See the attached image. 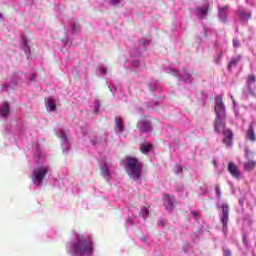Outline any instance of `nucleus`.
Segmentation results:
<instances>
[{
    "instance_id": "f257e3e1",
    "label": "nucleus",
    "mask_w": 256,
    "mask_h": 256,
    "mask_svg": "<svg viewBox=\"0 0 256 256\" xmlns=\"http://www.w3.org/2000/svg\"><path fill=\"white\" fill-rule=\"evenodd\" d=\"M94 246L91 236H76V241L73 242L68 249L71 256H91L93 255Z\"/></svg>"
},
{
    "instance_id": "f03ea898",
    "label": "nucleus",
    "mask_w": 256,
    "mask_h": 256,
    "mask_svg": "<svg viewBox=\"0 0 256 256\" xmlns=\"http://www.w3.org/2000/svg\"><path fill=\"white\" fill-rule=\"evenodd\" d=\"M125 163V172L132 181H139L143 175V162L139 158L126 155L122 160Z\"/></svg>"
},
{
    "instance_id": "7ed1b4c3",
    "label": "nucleus",
    "mask_w": 256,
    "mask_h": 256,
    "mask_svg": "<svg viewBox=\"0 0 256 256\" xmlns=\"http://www.w3.org/2000/svg\"><path fill=\"white\" fill-rule=\"evenodd\" d=\"M47 173H49V168L47 166H40L38 168H35L31 176V180L34 183V185H41Z\"/></svg>"
},
{
    "instance_id": "20e7f679",
    "label": "nucleus",
    "mask_w": 256,
    "mask_h": 256,
    "mask_svg": "<svg viewBox=\"0 0 256 256\" xmlns=\"http://www.w3.org/2000/svg\"><path fill=\"white\" fill-rule=\"evenodd\" d=\"M163 197L164 207L166 208V210H168L169 212L173 211V209L177 207V199L175 198V196L164 194Z\"/></svg>"
},
{
    "instance_id": "39448f33",
    "label": "nucleus",
    "mask_w": 256,
    "mask_h": 256,
    "mask_svg": "<svg viewBox=\"0 0 256 256\" xmlns=\"http://www.w3.org/2000/svg\"><path fill=\"white\" fill-rule=\"evenodd\" d=\"M137 129L140 130L141 133H151L153 131V126L150 121L140 120L137 123Z\"/></svg>"
},
{
    "instance_id": "423d86ee",
    "label": "nucleus",
    "mask_w": 256,
    "mask_h": 256,
    "mask_svg": "<svg viewBox=\"0 0 256 256\" xmlns=\"http://www.w3.org/2000/svg\"><path fill=\"white\" fill-rule=\"evenodd\" d=\"M255 126H256V122L252 121L249 124L248 129L246 131V139H248V141H251V143L256 142Z\"/></svg>"
},
{
    "instance_id": "0eeeda50",
    "label": "nucleus",
    "mask_w": 256,
    "mask_h": 256,
    "mask_svg": "<svg viewBox=\"0 0 256 256\" xmlns=\"http://www.w3.org/2000/svg\"><path fill=\"white\" fill-rule=\"evenodd\" d=\"M100 174L104 179L109 180L111 178V170H109V165L105 161H101L99 164Z\"/></svg>"
},
{
    "instance_id": "6e6552de",
    "label": "nucleus",
    "mask_w": 256,
    "mask_h": 256,
    "mask_svg": "<svg viewBox=\"0 0 256 256\" xmlns=\"http://www.w3.org/2000/svg\"><path fill=\"white\" fill-rule=\"evenodd\" d=\"M228 172L230 173V175H232L234 179H240L241 177V172L239 171V167H237L233 162H230L228 164Z\"/></svg>"
},
{
    "instance_id": "1a4fd4ad",
    "label": "nucleus",
    "mask_w": 256,
    "mask_h": 256,
    "mask_svg": "<svg viewBox=\"0 0 256 256\" xmlns=\"http://www.w3.org/2000/svg\"><path fill=\"white\" fill-rule=\"evenodd\" d=\"M214 129L217 133H225V124L221 120V115H217L215 119Z\"/></svg>"
},
{
    "instance_id": "9d476101",
    "label": "nucleus",
    "mask_w": 256,
    "mask_h": 256,
    "mask_svg": "<svg viewBox=\"0 0 256 256\" xmlns=\"http://www.w3.org/2000/svg\"><path fill=\"white\" fill-rule=\"evenodd\" d=\"M114 121L116 131H118V133H123V131H125V123L123 122V118L121 116H116Z\"/></svg>"
},
{
    "instance_id": "9b49d317",
    "label": "nucleus",
    "mask_w": 256,
    "mask_h": 256,
    "mask_svg": "<svg viewBox=\"0 0 256 256\" xmlns=\"http://www.w3.org/2000/svg\"><path fill=\"white\" fill-rule=\"evenodd\" d=\"M237 15L240 19V21H248V19H251V12L247 11L245 9H239L237 11Z\"/></svg>"
},
{
    "instance_id": "f8f14e48",
    "label": "nucleus",
    "mask_w": 256,
    "mask_h": 256,
    "mask_svg": "<svg viewBox=\"0 0 256 256\" xmlns=\"http://www.w3.org/2000/svg\"><path fill=\"white\" fill-rule=\"evenodd\" d=\"M233 131L231 130H226L225 132V145L226 147H233Z\"/></svg>"
},
{
    "instance_id": "ddd939ff",
    "label": "nucleus",
    "mask_w": 256,
    "mask_h": 256,
    "mask_svg": "<svg viewBox=\"0 0 256 256\" xmlns=\"http://www.w3.org/2000/svg\"><path fill=\"white\" fill-rule=\"evenodd\" d=\"M215 113L218 116L223 113V98L220 96L216 97Z\"/></svg>"
},
{
    "instance_id": "4468645a",
    "label": "nucleus",
    "mask_w": 256,
    "mask_h": 256,
    "mask_svg": "<svg viewBox=\"0 0 256 256\" xmlns=\"http://www.w3.org/2000/svg\"><path fill=\"white\" fill-rule=\"evenodd\" d=\"M256 83V77L255 74H250L247 77V87H248V91L249 93L254 94L255 92L253 91V89H251V85Z\"/></svg>"
},
{
    "instance_id": "2eb2a0df",
    "label": "nucleus",
    "mask_w": 256,
    "mask_h": 256,
    "mask_svg": "<svg viewBox=\"0 0 256 256\" xmlns=\"http://www.w3.org/2000/svg\"><path fill=\"white\" fill-rule=\"evenodd\" d=\"M197 11L199 13L200 19H203L205 15H207V13L209 12V4L206 3L202 7H198Z\"/></svg>"
},
{
    "instance_id": "dca6fc26",
    "label": "nucleus",
    "mask_w": 256,
    "mask_h": 256,
    "mask_svg": "<svg viewBox=\"0 0 256 256\" xmlns=\"http://www.w3.org/2000/svg\"><path fill=\"white\" fill-rule=\"evenodd\" d=\"M151 149H153V145L151 143L140 145V151H141V153H143V155H147V153H149V151H151Z\"/></svg>"
},
{
    "instance_id": "f3484780",
    "label": "nucleus",
    "mask_w": 256,
    "mask_h": 256,
    "mask_svg": "<svg viewBox=\"0 0 256 256\" xmlns=\"http://www.w3.org/2000/svg\"><path fill=\"white\" fill-rule=\"evenodd\" d=\"M0 115L2 117H7L9 115V103L4 102L3 106L0 108Z\"/></svg>"
},
{
    "instance_id": "a211bd4d",
    "label": "nucleus",
    "mask_w": 256,
    "mask_h": 256,
    "mask_svg": "<svg viewBox=\"0 0 256 256\" xmlns=\"http://www.w3.org/2000/svg\"><path fill=\"white\" fill-rule=\"evenodd\" d=\"M241 61V56L233 57L228 64V71H231L232 67H237V63Z\"/></svg>"
},
{
    "instance_id": "6ab92c4d",
    "label": "nucleus",
    "mask_w": 256,
    "mask_h": 256,
    "mask_svg": "<svg viewBox=\"0 0 256 256\" xmlns=\"http://www.w3.org/2000/svg\"><path fill=\"white\" fill-rule=\"evenodd\" d=\"M256 167V161L250 160L244 163V171H253Z\"/></svg>"
},
{
    "instance_id": "aec40b11",
    "label": "nucleus",
    "mask_w": 256,
    "mask_h": 256,
    "mask_svg": "<svg viewBox=\"0 0 256 256\" xmlns=\"http://www.w3.org/2000/svg\"><path fill=\"white\" fill-rule=\"evenodd\" d=\"M46 105L49 111H55L57 109V104L55 103V100H53V98H48Z\"/></svg>"
},
{
    "instance_id": "412c9836",
    "label": "nucleus",
    "mask_w": 256,
    "mask_h": 256,
    "mask_svg": "<svg viewBox=\"0 0 256 256\" xmlns=\"http://www.w3.org/2000/svg\"><path fill=\"white\" fill-rule=\"evenodd\" d=\"M23 43H24V52H25V55L27 57V59H29V56L31 55V49L29 48V46H27V39L23 38Z\"/></svg>"
},
{
    "instance_id": "4be33fe9",
    "label": "nucleus",
    "mask_w": 256,
    "mask_h": 256,
    "mask_svg": "<svg viewBox=\"0 0 256 256\" xmlns=\"http://www.w3.org/2000/svg\"><path fill=\"white\" fill-rule=\"evenodd\" d=\"M139 215L143 217V219H147L149 217V209L142 208L139 212Z\"/></svg>"
},
{
    "instance_id": "5701e85b",
    "label": "nucleus",
    "mask_w": 256,
    "mask_h": 256,
    "mask_svg": "<svg viewBox=\"0 0 256 256\" xmlns=\"http://www.w3.org/2000/svg\"><path fill=\"white\" fill-rule=\"evenodd\" d=\"M72 31L74 33H79V31H81V25H79V23H74L72 26Z\"/></svg>"
},
{
    "instance_id": "b1692460",
    "label": "nucleus",
    "mask_w": 256,
    "mask_h": 256,
    "mask_svg": "<svg viewBox=\"0 0 256 256\" xmlns=\"http://www.w3.org/2000/svg\"><path fill=\"white\" fill-rule=\"evenodd\" d=\"M222 225L225 227V204H222Z\"/></svg>"
},
{
    "instance_id": "393cba45",
    "label": "nucleus",
    "mask_w": 256,
    "mask_h": 256,
    "mask_svg": "<svg viewBox=\"0 0 256 256\" xmlns=\"http://www.w3.org/2000/svg\"><path fill=\"white\" fill-rule=\"evenodd\" d=\"M233 47H241V42L237 38L233 39Z\"/></svg>"
},
{
    "instance_id": "a878e982",
    "label": "nucleus",
    "mask_w": 256,
    "mask_h": 256,
    "mask_svg": "<svg viewBox=\"0 0 256 256\" xmlns=\"http://www.w3.org/2000/svg\"><path fill=\"white\" fill-rule=\"evenodd\" d=\"M215 190H216V195H217L218 199H221V190H219V186H216Z\"/></svg>"
},
{
    "instance_id": "bb28decb",
    "label": "nucleus",
    "mask_w": 256,
    "mask_h": 256,
    "mask_svg": "<svg viewBox=\"0 0 256 256\" xmlns=\"http://www.w3.org/2000/svg\"><path fill=\"white\" fill-rule=\"evenodd\" d=\"M121 3V0H112V5H119Z\"/></svg>"
},
{
    "instance_id": "cd10ccee",
    "label": "nucleus",
    "mask_w": 256,
    "mask_h": 256,
    "mask_svg": "<svg viewBox=\"0 0 256 256\" xmlns=\"http://www.w3.org/2000/svg\"><path fill=\"white\" fill-rule=\"evenodd\" d=\"M223 11H224V9L222 8V9L220 10V14H219L220 19H223V17H225V15L223 14Z\"/></svg>"
},
{
    "instance_id": "c85d7f7f",
    "label": "nucleus",
    "mask_w": 256,
    "mask_h": 256,
    "mask_svg": "<svg viewBox=\"0 0 256 256\" xmlns=\"http://www.w3.org/2000/svg\"><path fill=\"white\" fill-rule=\"evenodd\" d=\"M7 88H8L7 84H4V85L1 86V90H2V91L7 90Z\"/></svg>"
},
{
    "instance_id": "c756f323",
    "label": "nucleus",
    "mask_w": 256,
    "mask_h": 256,
    "mask_svg": "<svg viewBox=\"0 0 256 256\" xmlns=\"http://www.w3.org/2000/svg\"><path fill=\"white\" fill-rule=\"evenodd\" d=\"M191 214L193 215V217H199V213H197L195 211L191 212Z\"/></svg>"
},
{
    "instance_id": "7c9ffc66",
    "label": "nucleus",
    "mask_w": 256,
    "mask_h": 256,
    "mask_svg": "<svg viewBox=\"0 0 256 256\" xmlns=\"http://www.w3.org/2000/svg\"><path fill=\"white\" fill-rule=\"evenodd\" d=\"M225 256H231V252L229 250L225 251Z\"/></svg>"
},
{
    "instance_id": "2f4dec72",
    "label": "nucleus",
    "mask_w": 256,
    "mask_h": 256,
    "mask_svg": "<svg viewBox=\"0 0 256 256\" xmlns=\"http://www.w3.org/2000/svg\"><path fill=\"white\" fill-rule=\"evenodd\" d=\"M102 73H103L104 75H107V69H106V68H103V69H102Z\"/></svg>"
},
{
    "instance_id": "473e14b6",
    "label": "nucleus",
    "mask_w": 256,
    "mask_h": 256,
    "mask_svg": "<svg viewBox=\"0 0 256 256\" xmlns=\"http://www.w3.org/2000/svg\"><path fill=\"white\" fill-rule=\"evenodd\" d=\"M3 19V14L0 13V21Z\"/></svg>"
},
{
    "instance_id": "72a5a7b5",
    "label": "nucleus",
    "mask_w": 256,
    "mask_h": 256,
    "mask_svg": "<svg viewBox=\"0 0 256 256\" xmlns=\"http://www.w3.org/2000/svg\"><path fill=\"white\" fill-rule=\"evenodd\" d=\"M92 145H95V141L91 140Z\"/></svg>"
},
{
    "instance_id": "f704fd0d",
    "label": "nucleus",
    "mask_w": 256,
    "mask_h": 256,
    "mask_svg": "<svg viewBox=\"0 0 256 256\" xmlns=\"http://www.w3.org/2000/svg\"><path fill=\"white\" fill-rule=\"evenodd\" d=\"M220 59H223V54H220Z\"/></svg>"
},
{
    "instance_id": "c9c22d12",
    "label": "nucleus",
    "mask_w": 256,
    "mask_h": 256,
    "mask_svg": "<svg viewBox=\"0 0 256 256\" xmlns=\"http://www.w3.org/2000/svg\"><path fill=\"white\" fill-rule=\"evenodd\" d=\"M158 225H161V221H158Z\"/></svg>"
},
{
    "instance_id": "e433bc0d",
    "label": "nucleus",
    "mask_w": 256,
    "mask_h": 256,
    "mask_svg": "<svg viewBox=\"0 0 256 256\" xmlns=\"http://www.w3.org/2000/svg\"><path fill=\"white\" fill-rule=\"evenodd\" d=\"M213 164L215 165V160L213 161Z\"/></svg>"
}]
</instances>
